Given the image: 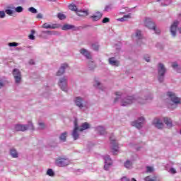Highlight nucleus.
<instances>
[{"instance_id":"f257e3e1","label":"nucleus","mask_w":181,"mask_h":181,"mask_svg":"<svg viewBox=\"0 0 181 181\" xmlns=\"http://www.w3.org/2000/svg\"><path fill=\"white\" fill-rule=\"evenodd\" d=\"M55 163L57 165V166H59L61 168H63L64 166H67L69 165H70V160H69V158H67V157H58L56 159Z\"/></svg>"},{"instance_id":"f03ea898","label":"nucleus","mask_w":181,"mask_h":181,"mask_svg":"<svg viewBox=\"0 0 181 181\" xmlns=\"http://www.w3.org/2000/svg\"><path fill=\"white\" fill-rule=\"evenodd\" d=\"M144 25L146 28H148V29H153V30H155L157 35H159V33H160V30L156 29V26H155V23L152 22V20L151 18H146L144 21Z\"/></svg>"},{"instance_id":"7ed1b4c3","label":"nucleus","mask_w":181,"mask_h":181,"mask_svg":"<svg viewBox=\"0 0 181 181\" xmlns=\"http://www.w3.org/2000/svg\"><path fill=\"white\" fill-rule=\"evenodd\" d=\"M135 101L139 103L140 104H144V103L141 101V99H135L132 96H129L127 98H126L122 102V106L127 107V105H129L132 104V103H135Z\"/></svg>"},{"instance_id":"20e7f679","label":"nucleus","mask_w":181,"mask_h":181,"mask_svg":"<svg viewBox=\"0 0 181 181\" xmlns=\"http://www.w3.org/2000/svg\"><path fill=\"white\" fill-rule=\"evenodd\" d=\"M165 73H166V69L163 64H158V81L160 83L163 81V77H165Z\"/></svg>"},{"instance_id":"39448f33","label":"nucleus","mask_w":181,"mask_h":181,"mask_svg":"<svg viewBox=\"0 0 181 181\" xmlns=\"http://www.w3.org/2000/svg\"><path fill=\"white\" fill-rule=\"evenodd\" d=\"M110 144L112 145V152L113 155H117L118 153V143L115 140V138L114 136H112L110 137Z\"/></svg>"},{"instance_id":"423d86ee","label":"nucleus","mask_w":181,"mask_h":181,"mask_svg":"<svg viewBox=\"0 0 181 181\" xmlns=\"http://www.w3.org/2000/svg\"><path fill=\"white\" fill-rule=\"evenodd\" d=\"M13 75L16 84H19V83H21V81L22 80V74H21V71H19V69H14L13 70Z\"/></svg>"},{"instance_id":"0eeeda50","label":"nucleus","mask_w":181,"mask_h":181,"mask_svg":"<svg viewBox=\"0 0 181 181\" xmlns=\"http://www.w3.org/2000/svg\"><path fill=\"white\" fill-rule=\"evenodd\" d=\"M167 95L170 98L171 101L174 103V104H180V98L176 96V95L173 92L167 93Z\"/></svg>"},{"instance_id":"6e6552de","label":"nucleus","mask_w":181,"mask_h":181,"mask_svg":"<svg viewBox=\"0 0 181 181\" xmlns=\"http://www.w3.org/2000/svg\"><path fill=\"white\" fill-rule=\"evenodd\" d=\"M144 122H145V119L141 117L137 121L132 122V125L138 129H141V128H142V125H144Z\"/></svg>"},{"instance_id":"1a4fd4ad","label":"nucleus","mask_w":181,"mask_h":181,"mask_svg":"<svg viewBox=\"0 0 181 181\" xmlns=\"http://www.w3.org/2000/svg\"><path fill=\"white\" fill-rule=\"evenodd\" d=\"M74 129L72 132V136H73L74 141H76V139L80 136L78 134V131H80V129H78V124L77 123V120H74Z\"/></svg>"},{"instance_id":"9d476101","label":"nucleus","mask_w":181,"mask_h":181,"mask_svg":"<svg viewBox=\"0 0 181 181\" xmlns=\"http://www.w3.org/2000/svg\"><path fill=\"white\" fill-rule=\"evenodd\" d=\"M104 160H105L104 169L105 170H108L111 165H112V160H111V157H110V156H105L104 157Z\"/></svg>"},{"instance_id":"9b49d317","label":"nucleus","mask_w":181,"mask_h":181,"mask_svg":"<svg viewBox=\"0 0 181 181\" xmlns=\"http://www.w3.org/2000/svg\"><path fill=\"white\" fill-rule=\"evenodd\" d=\"M59 86L62 91H66V86H67V79L66 78H62L59 80Z\"/></svg>"},{"instance_id":"f8f14e48","label":"nucleus","mask_w":181,"mask_h":181,"mask_svg":"<svg viewBox=\"0 0 181 181\" xmlns=\"http://www.w3.org/2000/svg\"><path fill=\"white\" fill-rule=\"evenodd\" d=\"M29 128L28 125L25 124H16L15 126V131L19 132L21 131L22 132L25 131H28V129Z\"/></svg>"},{"instance_id":"ddd939ff","label":"nucleus","mask_w":181,"mask_h":181,"mask_svg":"<svg viewBox=\"0 0 181 181\" xmlns=\"http://www.w3.org/2000/svg\"><path fill=\"white\" fill-rule=\"evenodd\" d=\"M177 25H179V21H175L170 27V32L173 36H176V29H177Z\"/></svg>"},{"instance_id":"4468645a","label":"nucleus","mask_w":181,"mask_h":181,"mask_svg":"<svg viewBox=\"0 0 181 181\" xmlns=\"http://www.w3.org/2000/svg\"><path fill=\"white\" fill-rule=\"evenodd\" d=\"M42 28H43V29H57L59 25L57 24H49L45 23L42 25Z\"/></svg>"},{"instance_id":"2eb2a0df","label":"nucleus","mask_w":181,"mask_h":181,"mask_svg":"<svg viewBox=\"0 0 181 181\" xmlns=\"http://www.w3.org/2000/svg\"><path fill=\"white\" fill-rule=\"evenodd\" d=\"M153 124L156 128H158V129H162V128H163V123L160 122V119H154Z\"/></svg>"},{"instance_id":"dca6fc26","label":"nucleus","mask_w":181,"mask_h":181,"mask_svg":"<svg viewBox=\"0 0 181 181\" xmlns=\"http://www.w3.org/2000/svg\"><path fill=\"white\" fill-rule=\"evenodd\" d=\"M80 53L83 54V56H85L86 59H91V54L86 49L83 48L80 49Z\"/></svg>"},{"instance_id":"f3484780","label":"nucleus","mask_w":181,"mask_h":181,"mask_svg":"<svg viewBox=\"0 0 181 181\" xmlns=\"http://www.w3.org/2000/svg\"><path fill=\"white\" fill-rule=\"evenodd\" d=\"M90 18L95 21H100V19L103 18V13L100 11H96L93 16H90Z\"/></svg>"},{"instance_id":"a211bd4d","label":"nucleus","mask_w":181,"mask_h":181,"mask_svg":"<svg viewBox=\"0 0 181 181\" xmlns=\"http://www.w3.org/2000/svg\"><path fill=\"white\" fill-rule=\"evenodd\" d=\"M67 67H69L67 64H63L57 71V76H62V74H64V69H67Z\"/></svg>"},{"instance_id":"6ab92c4d","label":"nucleus","mask_w":181,"mask_h":181,"mask_svg":"<svg viewBox=\"0 0 181 181\" xmlns=\"http://www.w3.org/2000/svg\"><path fill=\"white\" fill-rule=\"evenodd\" d=\"M75 104H76L77 107H79V108H83V99L80 97H76Z\"/></svg>"},{"instance_id":"aec40b11","label":"nucleus","mask_w":181,"mask_h":181,"mask_svg":"<svg viewBox=\"0 0 181 181\" xmlns=\"http://www.w3.org/2000/svg\"><path fill=\"white\" fill-rule=\"evenodd\" d=\"M109 63L112 66H119V62L115 60V58H114V57L109 59Z\"/></svg>"},{"instance_id":"412c9836","label":"nucleus","mask_w":181,"mask_h":181,"mask_svg":"<svg viewBox=\"0 0 181 181\" xmlns=\"http://www.w3.org/2000/svg\"><path fill=\"white\" fill-rule=\"evenodd\" d=\"M76 15L78 16H82L83 18L88 16V11H76Z\"/></svg>"},{"instance_id":"4be33fe9","label":"nucleus","mask_w":181,"mask_h":181,"mask_svg":"<svg viewBox=\"0 0 181 181\" xmlns=\"http://www.w3.org/2000/svg\"><path fill=\"white\" fill-rule=\"evenodd\" d=\"M89 128H90V124H88L87 122H84L81 126V128L79 129V131L81 132H83V131H86V129H88Z\"/></svg>"},{"instance_id":"5701e85b","label":"nucleus","mask_w":181,"mask_h":181,"mask_svg":"<svg viewBox=\"0 0 181 181\" xmlns=\"http://www.w3.org/2000/svg\"><path fill=\"white\" fill-rule=\"evenodd\" d=\"M163 121L168 128H172V120L168 117H164Z\"/></svg>"},{"instance_id":"b1692460","label":"nucleus","mask_w":181,"mask_h":181,"mask_svg":"<svg viewBox=\"0 0 181 181\" xmlns=\"http://www.w3.org/2000/svg\"><path fill=\"white\" fill-rule=\"evenodd\" d=\"M100 135H105V134H107V132L105 131V129H104V127L99 126L97 128Z\"/></svg>"},{"instance_id":"393cba45","label":"nucleus","mask_w":181,"mask_h":181,"mask_svg":"<svg viewBox=\"0 0 181 181\" xmlns=\"http://www.w3.org/2000/svg\"><path fill=\"white\" fill-rule=\"evenodd\" d=\"M66 138H67V132H66L62 133L59 136L60 141H62L63 142H66Z\"/></svg>"},{"instance_id":"a878e982","label":"nucleus","mask_w":181,"mask_h":181,"mask_svg":"<svg viewBox=\"0 0 181 181\" xmlns=\"http://www.w3.org/2000/svg\"><path fill=\"white\" fill-rule=\"evenodd\" d=\"M124 167L127 168V169H131L132 168V162H131L129 160H127L124 163Z\"/></svg>"},{"instance_id":"bb28decb","label":"nucleus","mask_w":181,"mask_h":181,"mask_svg":"<svg viewBox=\"0 0 181 181\" xmlns=\"http://www.w3.org/2000/svg\"><path fill=\"white\" fill-rule=\"evenodd\" d=\"M74 28V26H73V25L66 24V25H63L62 30H69V29H73Z\"/></svg>"},{"instance_id":"cd10ccee","label":"nucleus","mask_w":181,"mask_h":181,"mask_svg":"<svg viewBox=\"0 0 181 181\" xmlns=\"http://www.w3.org/2000/svg\"><path fill=\"white\" fill-rule=\"evenodd\" d=\"M10 154L13 158H18V152L15 149H11L10 151Z\"/></svg>"},{"instance_id":"c85d7f7f","label":"nucleus","mask_w":181,"mask_h":181,"mask_svg":"<svg viewBox=\"0 0 181 181\" xmlns=\"http://www.w3.org/2000/svg\"><path fill=\"white\" fill-rule=\"evenodd\" d=\"M69 9H70V11H74V12H78L77 6L75 4H70L69 6Z\"/></svg>"},{"instance_id":"c756f323","label":"nucleus","mask_w":181,"mask_h":181,"mask_svg":"<svg viewBox=\"0 0 181 181\" xmlns=\"http://www.w3.org/2000/svg\"><path fill=\"white\" fill-rule=\"evenodd\" d=\"M128 19H131V14L125 15L123 18H120V21L124 22V21H128Z\"/></svg>"},{"instance_id":"7c9ffc66","label":"nucleus","mask_w":181,"mask_h":181,"mask_svg":"<svg viewBox=\"0 0 181 181\" xmlns=\"http://www.w3.org/2000/svg\"><path fill=\"white\" fill-rule=\"evenodd\" d=\"M35 33H36L35 30H31V34H30L28 35V37H29V39H30V40H35V35H35Z\"/></svg>"},{"instance_id":"2f4dec72","label":"nucleus","mask_w":181,"mask_h":181,"mask_svg":"<svg viewBox=\"0 0 181 181\" xmlns=\"http://www.w3.org/2000/svg\"><path fill=\"white\" fill-rule=\"evenodd\" d=\"M145 181H156V177H153L151 178V176H147L144 178Z\"/></svg>"},{"instance_id":"473e14b6","label":"nucleus","mask_w":181,"mask_h":181,"mask_svg":"<svg viewBox=\"0 0 181 181\" xmlns=\"http://www.w3.org/2000/svg\"><path fill=\"white\" fill-rule=\"evenodd\" d=\"M57 16L59 19H60V21H63L64 19H66V16L62 13H59Z\"/></svg>"},{"instance_id":"72a5a7b5","label":"nucleus","mask_w":181,"mask_h":181,"mask_svg":"<svg viewBox=\"0 0 181 181\" xmlns=\"http://www.w3.org/2000/svg\"><path fill=\"white\" fill-rule=\"evenodd\" d=\"M136 37L138 39H142V34L141 33V30H136Z\"/></svg>"},{"instance_id":"f704fd0d","label":"nucleus","mask_w":181,"mask_h":181,"mask_svg":"<svg viewBox=\"0 0 181 181\" xmlns=\"http://www.w3.org/2000/svg\"><path fill=\"white\" fill-rule=\"evenodd\" d=\"M47 175H48V176H54V172H53V170L49 168L47 170Z\"/></svg>"},{"instance_id":"c9c22d12","label":"nucleus","mask_w":181,"mask_h":181,"mask_svg":"<svg viewBox=\"0 0 181 181\" xmlns=\"http://www.w3.org/2000/svg\"><path fill=\"white\" fill-rule=\"evenodd\" d=\"M112 9V5L110 4L105 6L104 11L105 12H108V11H111Z\"/></svg>"},{"instance_id":"e433bc0d","label":"nucleus","mask_w":181,"mask_h":181,"mask_svg":"<svg viewBox=\"0 0 181 181\" xmlns=\"http://www.w3.org/2000/svg\"><path fill=\"white\" fill-rule=\"evenodd\" d=\"M28 11L31 12V13H37V10H36V8H35L34 7H30L28 8Z\"/></svg>"},{"instance_id":"4c0bfd02","label":"nucleus","mask_w":181,"mask_h":181,"mask_svg":"<svg viewBox=\"0 0 181 181\" xmlns=\"http://www.w3.org/2000/svg\"><path fill=\"white\" fill-rule=\"evenodd\" d=\"M115 95H117L118 97H117L115 100L114 103H117L118 100H119V97H121V93L119 92H116L115 93Z\"/></svg>"},{"instance_id":"58836bf2","label":"nucleus","mask_w":181,"mask_h":181,"mask_svg":"<svg viewBox=\"0 0 181 181\" xmlns=\"http://www.w3.org/2000/svg\"><path fill=\"white\" fill-rule=\"evenodd\" d=\"M146 172L148 173H152L153 172V168L150 166L146 167Z\"/></svg>"},{"instance_id":"ea45409f","label":"nucleus","mask_w":181,"mask_h":181,"mask_svg":"<svg viewBox=\"0 0 181 181\" xmlns=\"http://www.w3.org/2000/svg\"><path fill=\"white\" fill-rule=\"evenodd\" d=\"M23 11V8L22 6H18L16 8V12L21 13Z\"/></svg>"},{"instance_id":"a19ab883","label":"nucleus","mask_w":181,"mask_h":181,"mask_svg":"<svg viewBox=\"0 0 181 181\" xmlns=\"http://www.w3.org/2000/svg\"><path fill=\"white\" fill-rule=\"evenodd\" d=\"M6 13L7 15H9L10 16H12V15H13V11L7 9V10H6Z\"/></svg>"},{"instance_id":"79ce46f5","label":"nucleus","mask_w":181,"mask_h":181,"mask_svg":"<svg viewBox=\"0 0 181 181\" xmlns=\"http://www.w3.org/2000/svg\"><path fill=\"white\" fill-rule=\"evenodd\" d=\"M8 46H10V47H16L18 42H9Z\"/></svg>"},{"instance_id":"37998d69","label":"nucleus","mask_w":181,"mask_h":181,"mask_svg":"<svg viewBox=\"0 0 181 181\" xmlns=\"http://www.w3.org/2000/svg\"><path fill=\"white\" fill-rule=\"evenodd\" d=\"M121 181H136V180H135V178H132V180H129L127 177H123Z\"/></svg>"},{"instance_id":"c03bdc74","label":"nucleus","mask_w":181,"mask_h":181,"mask_svg":"<svg viewBox=\"0 0 181 181\" xmlns=\"http://www.w3.org/2000/svg\"><path fill=\"white\" fill-rule=\"evenodd\" d=\"M99 47H100L98 45H95V44H93L92 45V49L93 50H98Z\"/></svg>"},{"instance_id":"a18cd8bd","label":"nucleus","mask_w":181,"mask_h":181,"mask_svg":"<svg viewBox=\"0 0 181 181\" xmlns=\"http://www.w3.org/2000/svg\"><path fill=\"white\" fill-rule=\"evenodd\" d=\"M102 22H103V23H108V22H110V18L105 17L103 18Z\"/></svg>"},{"instance_id":"49530a36","label":"nucleus","mask_w":181,"mask_h":181,"mask_svg":"<svg viewBox=\"0 0 181 181\" xmlns=\"http://www.w3.org/2000/svg\"><path fill=\"white\" fill-rule=\"evenodd\" d=\"M39 129H45V123H39Z\"/></svg>"},{"instance_id":"de8ad7c7","label":"nucleus","mask_w":181,"mask_h":181,"mask_svg":"<svg viewBox=\"0 0 181 181\" xmlns=\"http://www.w3.org/2000/svg\"><path fill=\"white\" fill-rule=\"evenodd\" d=\"M5 17V11H0V18H4Z\"/></svg>"},{"instance_id":"09e8293b","label":"nucleus","mask_w":181,"mask_h":181,"mask_svg":"<svg viewBox=\"0 0 181 181\" xmlns=\"http://www.w3.org/2000/svg\"><path fill=\"white\" fill-rule=\"evenodd\" d=\"M179 65H177V62H174L172 64V68L173 69H176V67H177Z\"/></svg>"},{"instance_id":"8fccbe9b","label":"nucleus","mask_w":181,"mask_h":181,"mask_svg":"<svg viewBox=\"0 0 181 181\" xmlns=\"http://www.w3.org/2000/svg\"><path fill=\"white\" fill-rule=\"evenodd\" d=\"M42 18H43V16L42 15V13H38L36 16L37 19H42Z\"/></svg>"},{"instance_id":"3c124183","label":"nucleus","mask_w":181,"mask_h":181,"mask_svg":"<svg viewBox=\"0 0 181 181\" xmlns=\"http://www.w3.org/2000/svg\"><path fill=\"white\" fill-rule=\"evenodd\" d=\"M170 172L173 174L175 175L176 173V170L175 168H170Z\"/></svg>"},{"instance_id":"603ef678","label":"nucleus","mask_w":181,"mask_h":181,"mask_svg":"<svg viewBox=\"0 0 181 181\" xmlns=\"http://www.w3.org/2000/svg\"><path fill=\"white\" fill-rule=\"evenodd\" d=\"M29 63L30 64H35V61H33V59H30Z\"/></svg>"},{"instance_id":"864d4df0","label":"nucleus","mask_w":181,"mask_h":181,"mask_svg":"<svg viewBox=\"0 0 181 181\" xmlns=\"http://www.w3.org/2000/svg\"><path fill=\"white\" fill-rule=\"evenodd\" d=\"M95 83H96V84H95L94 86H96L97 87H98V86H100V82L99 81H95Z\"/></svg>"},{"instance_id":"5fc2aeb1","label":"nucleus","mask_w":181,"mask_h":181,"mask_svg":"<svg viewBox=\"0 0 181 181\" xmlns=\"http://www.w3.org/2000/svg\"><path fill=\"white\" fill-rule=\"evenodd\" d=\"M145 60H146V62H147L148 63H149V62H151V60L149 59V57H145Z\"/></svg>"},{"instance_id":"6e6d98bb","label":"nucleus","mask_w":181,"mask_h":181,"mask_svg":"<svg viewBox=\"0 0 181 181\" xmlns=\"http://www.w3.org/2000/svg\"><path fill=\"white\" fill-rule=\"evenodd\" d=\"M44 33H47V35H52V32L50 31H45Z\"/></svg>"},{"instance_id":"4d7b16f0","label":"nucleus","mask_w":181,"mask_h":181,"mask_svg":"<svg viewBox=\"0 0 181 181\" xmlns=\"http://www.w3.org/2000/svg\"><path fill=\"white\" fill-rule=\"evenodd\" d=\"M30 128L33 129V124L31 122H30Z\"/></svg>"},{"instance_id":"13d9d810","label":"nucleus","mask_w":181,"mask_h":181,"mask_svg":"<svg viewBox=\"0 0 181 181\" xmlns=\"http://www.w3.org/2000/svg\"><path fill=\"white\" fill-rule=\"evenodd\" d=\"M4 87V83L2 82H0V88H2Z\"/></svg>"},{"instance_id":"bf43d9fd","label":"nucleus","mask_w":181,"mask_h":181,"mask_svg":"<svg viewBox=\"0 0 181 181\" xmlns=\"http://www.w3.org/2000/svg\"><path fill=\"white\" fill-rule=\"evenodd\" d=\"M50 2H56V0H48Z\"/></svg>"},{"instance_id":"052dcab7","label":"nucleus","mask_w":181,"mask_h":181,"mask_svg":"<svg viewBox=\"0 0 181 181\" xmlns=\"http://www.w3.org/2000/svg\"><path fill=\"white\" fill-rule=\"evenodd\" d=\"M180 33H181V28H180Z\"/></svg>"}]
</instances>
